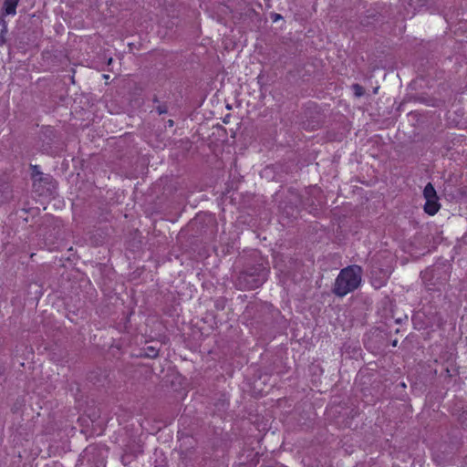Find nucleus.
<instances>
[{
    "mask_svg": "<svg viewBox=\"0 0 467 467\" xmlns=\"http://www.w3.org/2000/svg\"><path fill=\"white\" fill-rule=\"evenodd\" d=\"M32 176L35 181L38 180L39 182H51L52 177L50 175H44L40 171L37 165H32Z\"/></svg>",
    "mask_w": 467,
    "mask_h": 467,
    "instance_id": "3",
    "label": "nucleus"
},
{
    "mask_svg": "<svg viewBox=\"0 0 467 467\" xmlns=\"http://www.w3.org/2000/svg\"><path fill=\"white\" fill-rule=\"evenodd\" d=\"M5 33H6V25L4 23L3 27L0 31V45L5 44Z\"/></svg>",
    "mask_w": 467,
    "mask_h": 467,
    "instance_id": "7",
    "label": "nucleus"
},
{
    "mask_svg": "<svg viewBox=\"0 0 467 467\" xmlns=\"http://www.w3.org/2000/svg\"><path fill=\"white\" fill-rule=\"evenodd\" d=\"M19 0H5L4 3V9L5 15H16V7Z\"/></svg>",
    "mask_w": 467,
    "mask_h": 467,
    "instance_id": "4",
    "label": "nucleus"
},
{
    "mask_svg": "<svg viewBox=\"0 0 467 467\" xmlns=\"http://www.w3.org/2000/svg\"><path fill=\"white\" fill-rule=\"evenodd\" d=\"M352 89L354 91V94L357 98H359L364 95L365 89L364 88L359 84H353Z\"/></svg>",
    "mask_w": 467,
    "mask_h": 467,
    "instance_id": "5",
    "label": "nucleus"
},
{
    "mask_svg": "<svg viewBox=\"0 0 467 467\" xmlns=\"http://www.w3.org/2000/svg\"><path fill=\"white\" fill-rule=\"evenodd\" d=\"M261 275H258V278L256 280H254V284L249 285L247 288L248 289H254L255 287H258L259 285H261L264 282V279H265V276H262V278H260Z\"/></svg>",
    "mask_w": 467,
    "mask_h": 467,
    "instance_id": "6",
    "label": "nucleus"
},
{
    "mask_svg": "<svg viewBox=\"0 0 467 467\" xmlns=\"http://www.w3.org/2000/svg\"><path fill=\"white\" fill-rule=\"evenodd\" d=\"M149 350H150V353H148V356L156 357L158 355V351L155 348L150 347Z\"/></svg>",
    "mask_w": 467,
    "mask_h": 467,
    "instance_id": "8",
    "label": "nucleus"
},
{
    "mask_svg": "<svg viewBox=\"0 0 467 467\" xmlns=\"http://www.w3.org/2000/svg\"><path fill=\"white\" fill-rule=\"evenodd\" d=\"M159 112L161 114V113H163V112H165V111H164V110L160 109V110H159Z\"/></svg>",
    "mask_w": 467,
    "mask_h": 467,
    "instance_id": "10",
    "label": "nucleus"
},
{
    "mask_svg": "<svg viewBox=\"0 0 467 467\" xmlns=\"http://www.w3.org/2000/svg\"><path fill=\"white\" fill-rule=\"evenodd\" d=\"M362 275V267L358 265L342 268L335 279L332 292L338 297H344L354 292L361 285Z\"/></svg>",
    "mask_w": 467,
    "mask_h": 467,
    "instance_id": "1",
    "label": "nucleus"
},
{
    "mask_svg": "<svg viewBox=\"0 0 467 467\" xmlns=\"http://www.w3.org/2000/svg\"><path fill=\"white\" fill-rule=\"evenodd\" d=\"M168 125H169V127H172L173 126V120L170 119L168 121Z\"/></svg>",
    "mask_w": 467,
    "mask_h": 467,
    "instance_id": "9",
    "label": "nucleus"
},
{
    "mask_svg": "<svg viewBox=\"0 0 467 467\" xmlns=\"http://www.w3.org/2000/svg\"><path fill=\"white\" fill-rule=\"evenodd\" d=\"M396 345H397V341L395 340V341L393 342V346L395 347Z\"/></svg>",
    "mask_w": 467,
    "mask_h": 467,
    "instance_id": "11",
    "label": "nucleus"
},
{
    "mask_svg": "<svg viewBox=\"0 0 467 467\" xmlns=\"http://www.w3.org/2000/svg\"><path fill=\"white\" fill-rule=\"evenodd\" d=\"M423 197L425 199L424 212L430 216L435 215L441 209V203L437 192L431 182H428L424 187Z\"/></svg>",
    "mask_w": 467,
    "mask_h": 467,
    "instance_id": "2",
    "label": "nucleus"
}]
</instances>
